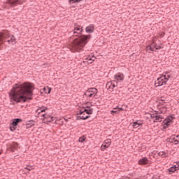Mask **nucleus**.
Wrapping results in <instances>:
<instances>
[{"mask_svg": "<svg viewBox=\"0 0 179 179\" xmlns=\"http://www.w3.org/2000/svg\"><path fill=\"white\" fill-rule=\"evenodd\" d=\"M34 91V84L31 83H17L13 86L9 96L10 100L15 103H27V101L33 100Z\"/></svg>", "mask_w": 179, "mask_h": 179, "instance_id": "f257e3e1", "label": "nucleus"}, {"mask_svg": "<svg viewBox=\"0 0 179 179\" xmlns=\"http://www.w3.org/2000/svg\"><path fill=\"white\" fill-rule=\"evenodd\" d=\"M83 27L77 25L73 29V34H80V35H75V37H78L75 38L72 43H71V52H80V51H83V48L85 45L89 43V40L92 38V35H83Z\"/></svg>", "mask_w": 179, "mask_h": 179, "instance_id": "f03ea898", "label": "nucleus"}, {"mask_svg": "<svg viewBox=\"0 0 179 179\" xmlns=\"http://www.w3.org/2000/svg\"><path fill=\"white\" fill-rule=\"evenodd\" d=\"M3 43H8V44L15 45L16 44V38L13 35L10 36L8 31L3 30L0 31V45H2Z\"/></svg>", "mask_w": 179, "mask_h": 179, "instance_id": "7ed1b4c3", "label": "nucleus"}, {"mask_svg": "<svg viewBox=\"0 0 179 179\" xmlns=\"http://www.w3.org/2000/svg\"><path fill=\"white\" fill-rule=\"evenodd\" d=\"M169 73L170 72L167 71L158 78L155 83V87L163 86V85H167V82H169V80H173V76Z\"/></svg>", "mask_w": 179, "mask_h": 179, "instance_id": "20e7f679", "label": "nucleus"}, {"mask_svg": "<svg viewBox=\"0 0 179 179\" xmlns=\"http://www.w3.org/2000/svg\"><path fill=\"white\" fill-rule=\"evenodd\" d=\"M99 93V90L96 87L89 88L84 94V96H86L87 97H94L96 94Z\"/></svg>", "mask_w": 179, "mask_h": 179, "instance_id": "39448f33", "label": "nucleus"}, {"mask_svg": "<svg viewBox=\"0 0 179 179\" xmlns=\"http://www.w3.org/2000/svg\"><path fill=\"white\" fill-rule=\"evenodd\" d=\"M173 120H176V117L173 116V115H170L164 119L162 122V125L166 128H169V127H170V122H173Z\"/></svg>", "mask_w": 179, "mask_h": 179, "instance_id": "423d86ee", "label": "nucleus"}, {"mask_svg": "<svg viewBox=\"0 0 179 179\" xmlns=\"http://www.w3.org/2000/svg\"><path fill=\"white\" fill-rule=\"evenodd\" d=\"M19 2H20L19 0H7L6 4L9 5L10 8H15V6L20 4Z\"/></svg>", "mask_w": 179, "mask_h": 179, "instance_id": "0eeeda50", "label": "nucleus"}, {"mask_svg": "<svg viewBox=\"0 0 179 179\" xmlns=\"http://www.w3.org/2000/svg\"><path fill=\"white\" fill-rule=\"evenodd\" d=\"M104 143L105 144L102 145L101 147V150H102V151H104L108 148H110V145H111V139H106L104 141Z\"/></svg>", "mask_w": 179, "mask_h": 179, "instance_id": "6e6552de", "label": "nucleus"}, {"mask_svg": "<svg viewBox=\"0 0 179 179\" xmlns=\"http://www.w3.org/2000/svg\"><path fill=\"white\" fill-rule=\"evenodd\" d=\"M138 164L140 166H146V164H149V159L146 157L140 159L138 160Z\"/></svg>", "mask_w": 179, "mask_h": 179, "instance_id": "1a4fd4ad", "label": "nucleus"}, {"mask_svg": "<svg viewBox=\"0 0 179 179\" xmlns=\"http://www.w3.org/2000/svg\"><path fill=\"white\" fill-rule=\"evenodd\" d=\"M114 79L116 80V82L124 80V74L122 73H117L114 76Z\"/></svg>", "mask_w": 179, "mask_h": 179, "instance_id": "9d476101", "label": "nucleus"}, {"mask_svg": "<svg viewBox=\"0 0 179 179\" xmlns=\"http://www.w3.org/2000/svg\"><path fill=\"white\" fill-rule=\"evenodd\" d=\"M83 108L84 109V113H86L88 115H91L93 114V108H91L89 106H83Z\"/></svg>", "mask_w": 179, "mask_h": 179, "instance_id": "9b49d317", "label": "nucleus"}, {"mask_svg": "<svg viewBox=\"0 0 179 179\" xmlns=\"http://www.w3.org/2000/svg\"><path fill=\"white\" fill-rule=\"evenodd\" d=\"M85 31L88 34H92L94 31V24H90L85 28Z\"/></svg>", "mask_w": 179, "mask_h": 179, "instance_id": "f8f14e48", "label": "nucleus"}, {"mask_svg": "<svg viewBox=\"0 0 179 179\" xmlns=\"http://www.w3.org/2000/svg\"><path fill=\"white\" fill-rule=\"evenodd\" d=\"M177 170H178V166L173 165V166L169 168L168 173L169 174H173V173H176V171H177Z\"/></svg>", "mask_w": 179, "mask_h": 179, "instance_id": "ddd939ff", "label": "nucleus"}, {"mask_svg": "<svg viewBox=\"0 0 179 179\" xmlns=\"http://www.w3.org/2000/svg\"><path fill=\"white\" fill-rule=\"evenodd\" d=\"M22 120L21 118H15L13 120V122L10 123L11 125H13V127H17L19 124V122H22Z\"/></svg>", "mask_w": 179, "mask_h": 179, "instance_id": "4468645a", "label": "nucleus"}, {"mask_svg": "<svg viewBox=\"0 0 179 179\" xmlns=\"http://www.w3.org/2000/svg\"><path fill=\"white\" fill-rule=\"evenodd\" d=\"M35 123H36V122L33 120H28L26 122L27 128H31V127H34Z\"/></svg>", "mask_w": 179, "mask_h": 179, "instance_id": "2eb2a0df", "label": "nucleus"}, {"mask_svg": "<svg viewBox=\"0 0 179 179\" xmlns=\"http://www.w3.org/2000/svg\"><path fill=\"white\" fill-rule=\"evenodd\" d=\"M17 146H19V144H17V143H16V142H13V143L10 144V150L12 152H15V149H17Z\"/></svg>", "mask_w": 179, "mask_h": 179, "instance_id": "dca6fc26", "label": "nucleus"}, {"mask_svg": "<svg viewBox=\"0 0 179 179\" xmlns=\"http://www.w3.org/2000/svg\"><path fill=\"white\" fill-rule=\"evenodd\" d=\"M167 142H169V143H175V145H178V140L176 139V137H173V138H167ZM177 142V143H176Z\"/></svg>", "mask_w": 179, "mask_h": 179, "instance_id": "f3484780", "label": "nucleus"}, {"mask_svg": "<svg viewBox=\"0 0 179 179\" xmlns=\"http://www.w3.org/2000/svg\"><path fill=\"white\" fill-rule=\"evenodd\" d=\"M55 120V117H54L53 116H50V117H49L46 120H43V122H44V124H50V122H52Z\"/></svg>", "mask_w": 179, "mask_h": 179, "instance_id": "a211bd4d", "label": "nucleus"}, {"mask_svg": "<svg viewBox=\"0 0 179 179\" xmlns=\"http://www.w3.org/2000/svg\"><path fill=\"white\" fill-rule=\"evenodd\" d=\"M138 122H139V120H137V121L133 122L132 127H133L134 128H136H136H138V127H142V125H143V123H139Z\"/></svg>", "mask_w": 179, "mask_h": 179, "instance_id": "6ab92c4d", "label": "nucleus"}, {"mask_svg": "<svg viewBox=\"0 0 179 179\" xmlns=\"http://www.w3.org/2000/svg\"><path fill=\"white\" fill-rule=\"evenodd\" d=\"M52 89L51 88V87H45L44 88H43V92H44V93H45L46 94H50V93H51V90H52Z\"/></svg>", "mask_w": 179, "mask_h": 179, "instance_id": "aec40b11", "label": "nucleus"}, {"mask_svg": "<svg viewBox=\"0 0 179 179\" xmlns=\"http://www.w3.org/2000/svg\"><path fill=\"white\" fill-rule=\"evenodd\" d=\"M48 110V108L45 107L43 109L41 108L36 110V113H38V115L41 114V113H45V110Z\"/></svg>", "mask_w": 179, "mask_h": 179, "instance_id": "412c9836", "label": "nucleus"}, {"mask_svg": "<svg viewBox=\"0 0 179 179\" xmlns=\"http://www.w3.org/2000/svg\"><path fill=\"white\" fill-rule=\"evenodd\" d=\"M161 118H162V115H156L155 118L153 120V122H162V120H160Z\"/></svg>", "mask_w": 179, "mask_h": 179, "instance_id": "4be33fe9", "label": "nucleus"}, {"mask_svg": "<svg viewBox=\"0 0 179 179\" xmlns=\"http://www.w3.org/2000/svg\"><path fill=\"white\" fill-rule=\"evenodd\" d=\"M79 2H82V0H69V5H72V3H79Z\"/></svg>", "mask_w": 179, "mask_h": 179, "instance_id": "5701e85b", "label": "nucleus"}, {"mask_svg": "<svg viewBox=\"0 0 179 179\" xmlns=\"http://www.w3.org/2000/svg\"><path fill=\"white\" fill-rule=\"evenodd\" d=\"M85 141H86V136H82L81 137L79 138L78 142H80V143H83Z\"/></svg>", "mask_w": 179, "mask_h": 179, "instance_id": "b1692460", "label": "nucleus"}, {"mask_svg": "<svg viewBox=\"0 0 179 179\" xmlns=\"http://www.w3.org/2000/svg\"><path fill=\"white\" fill-rule=\"evenodd\" d=\"M151 45L152 47H154V48H155L156 50H162V48H163L162 46L157 45V44L152 43Z\"/></svg>", "mask_w": 179, "mask_h": 179, "instance_id": "393cba45", "label": "nucleus"}, {"mask_svg": "<svg viewBox=\"0 0 179 179\" xmlns=\"http://www.w3.org/2000/svg\"><path fill=\"white\" fill-rule=\"evenodd\" d=\"M16 128H17V126H13L11 123L10 124V131L13 132L14 131H16Z\"/></svg>", "mask_w": 179, "mask_h": 179, "instance_id": "a878e982", "label": "nucleus"}, {"mask_svg": "<svg viewBox=\"0 0 179 179\" xmlns=\"http://www.w3.org/2000/svg\"><path fill=\"white\" fill-rule=\"evenodd\" d=\"M113 83L109 82L106 84V87H108V90H110V89H111V90H113Z\"/></svg>", "mask_w": 179, "mask_h": 179, "instance_id": "bb28decb", "label": "nucleus"}, {"mask_svg": "<svg viewBox=\"0 0 179 179\" xmlns=\"http://www.w3.org/2000/svg\"><path fill=\"white\" fill-rule=\"evenodd\" d=\"M146 50L147 51H155V48H152V45H148L146 47Z\"/></svg>", "mask_w": 179, "mask_h": 179, "instance_id": "cd10ccee", "label": "nucleus"}, {"mask_svg": "<svg viewBox=\"0 0 179 179\" xmlns=\"http://www.w3.org/2000/svg\"><path fill=\"white\" fill-rule=\"evenodd\" d=\"M42 117H43V120H45V121H47V120H48L51 116L45 113V114L42 115Z\"/></svg>", "mask_w": 179, "mask_h": 179, "instance_id": "c85d7f7f", "label": "nucleus"}, {"mask_svg": "<svg viewBox=\"0 0 179 179\" xmlns=\"http://www.w3.org/2000/svg\"><path fill=\"white\" fill-rule=\"evenodd\" d=\"M115 110H111L110 111V114H112V115H115V114H118V110L117 109H115Z\"/></svg>", "mask_w": 179, "mask_h": 179, "instance_id": "c756f323", "label": "nucleus"}, {"mask_svg": "<svg viewBox=\"0 0 179 179\" xmlns=\"http://www.w3.org/2000/svg\"><path fill=\"white\" fill-rule=\"evenodd\" d=\"M158 156H161V157H166V152H158Z\"/></svg>", "mask_w": 179, "mask_h": 179, "instance_id": "7c9ffc66", "label": "nucleus"}, {"mask_svg": "<svg viewBox=\"0 0 179 179\" xmlns=\"http://www.w3.org/2000/svg\"><path fill=\"white\" fill-rule=\"evenodd\" d=\"M159 113L158 112H156L155 113L151 114L150 117L152 118V120H154L155 118H156V115H157Z\"/></svg>", "mask_w": 179, "mask_h": 179, "instance_id": "2f4dec72", "label": "nucleus"}, {"mask_svg": "<svg viewBox=\"0 0 179 179\" xmlns=\"http://www.w3.org/2000/svg\"><path fill=\"white\" fill-rule=\"evenodd\" d=\"M114 110H117L118 113H120V112H121V111H124V108H120V107H118V106H117L116 108H115Z\"/></svg>", "mask_w": 179, "mask_h": 179, "instance_id": "473e14b6", "label": "nucleus"}, {"mask_svg": "<svg viewBox=\"0 0 179 179\" xmlns=\"http://www.w3.org/2000/svg\"><path fill=\"white\" fill-rule=\"evenodd\" d=\"M88 118H90V115H87L86 117L83 116V120H88Z\"/></svg>", "mask_w": 179, "mask_h": 179, "instance_id": "72a5a7b5", "label": "nucleus"}, {"mask_svg": "<svg viewBox=\"0 0 179 179\" xmlns=\"http://www.w3.org/2000/svg\"><path fill=\"white\" fill-rule=\"evenodd\" d=\"M28 171H31V170H33V169H32V166H30V165H28Z\"/></svg>", "mask_w": 179, "mask_h": 179, "instance_id": "f704fd0d", "label": "nucleus"}, {"mask_svg": "<svg viewBox=\"0 0 179 179\" xmlns=\"http://www.w3.org/2000/svg\"><path fill=\"white\" fill-rule=\"evenodd\" d=\"M87 62L88 64H93V60L92 59H88Z\"/></svg>", "mask_w": 179, "mask_h": 179, "instance_id": "c9c22d12", "label": "nucleus"}, {"mask_svg": "<svg viewBox=\"0 0 179 179\" xmlns=\"http://www.w3.org/2000/svg\"><path fill=\"white\" fill-rule=\"evenodd\" d=\"M83 113H85V110H80L78 115H82V114H83Z\"/></svg>", "mask_w": 179, "mask_h": 179, "instance_id": "e433bc0d", "label": "nucleus"}, {"mask_svg": "<svg viewBox=\"0 0 179 179\" xmlns=\"http://www.w3.org/2000/svg\"><path fill=\"white\" fill-rule=\"evenodd\" d=\"M76 119L77 120H83V116H77Z\"/></svg>", "mask_w": 179, "mask_h": 179, "instance_id": "4c0bfd02", "label": "nucleus"}, {"mask_svg": "<svg viewBox=\"0 0 179 179\" xmlns=\"http://www.w3.org/2000/svg\"><path fill=\"white\" fill-rule=\"evenodd\" d=\"M162 131H164L165 129H167V127L164 125H162V128L161 129Z\"/></svg>", "mask_w": 179, "mask_h": 179, "instance_id": "58836bf2", "label": "nucleus"}, {"mask_svg": "<svg viewBox=\"0 0 179 179\" xmlns=\"http://www.w3.org/2000/svg\"><path fill=\"white\" fill-rule=\"evenodd\" d=\"M91 59L92 60V62H94L96 60V57L94 56L91 57Z\"/></svg>", "mask_w": 179, "mask_h": 179, "instance_id": "ea45409f", "label": "nucleus"}, {"mask_svg": "<svg viewBox=\"0 0 179 179\" xmlns=\"http://www.w3.org/2000/svg\"><path fill=\"white\" fill-rule=\"evenodd\" d=\"M114 87H115V84L112 83V90H114Z\"/></svg>", "mask_w": 179, "mask_h": 179, "instance_id": "a19ab883", "label": "nucleus"}, {"mask_svg": "<svg viewBox=\"0 0 179 179\" xmlns=\"http://www.w3.org/2000/svg\"><path fill=\"white\" fill-rule=\"evenodd\" d=\"M24 170H28V165L24 168Z\"/></svg>", "mask_w": 179, "mask_h": 179, "instance_id": "79ce46f5", "label": "nucleus"}, {"mask_svg": "<svg viewBox=\"0 0 179 179\" xmlns=\"http://www.w3.org/2000/svg\"><path fill=\"white\" fill-rule=\"evenodd\" d=\"M176 164H177L178 169V167H179V162H176Z\"/></svg>", "mask_w": 179, "mask_h": 179, "instance_id": "37998d69", "label": "nucleus"}, {"mask_svg": "<svg viewBox=\"0 0 179 179\" xmlns=\"http://www.w3.org/2000/svg\"><path fill=\"white\" fill-rule=\"evenodd\" d=\"M164 117H163V116L161 115V118L160 120H163Z\"/></svg>", "mask_w": 179, "mask_h": 179, "instance_id": "c03bdc74", "label": "nucleus"}, {"mask_svg": "<svg viewBox=\"0 0 179 179\" xmlns=\"http://www.w3.org/2000/svg\"><path fill=\"white\" fill-rule=\"evenodd\" d=\"M161 101H162L163 103H166V102H164V99H162Z\"/></svg>", "mask_w": 179, "mask_h": 179, "instance_id": "a18cd8bd", "label": "nucleus"}, {"mask_svg": "<svg viewBox=\"0 0 179 179\" xmlns=\"http://www.w3.org/2000/svg\"><path fill=\"white\" fill-rule=\"evenodd\" d=\"M71 8H76V6H72Z\"/></svg>", "mask_w": 179, "mask_h": 179, "instance_id": "49530a36", "label": "nucleus"}, {"mask_svg": "<svg viewBox=\"0 0 179 179\" xmlns=\"http://www.w3.org/2000/svg\"><path fill=\"white\" fill-rule=\"evenodd\" d=\"M88 59H92V57H89Z\"/></svg>", "mask_w": 179, "mask_h": 179, "instance_id": "de8ad7c7", "label": "nucleus"}, {"mask_svg": "<svg viewBox=\"0 0 179 179\" xmlns=\"http://www.w3.org/2000/svg\"><path fill=\"white\" fill-rule=\"evenodd\" d=\"M176 138H179V135L176 136Z\"/></svg>", "mask_w": 179, "mask_h": 179, "instance_id": "09e8293b", "label": "nucleus"}, {"mask_svg": "<svg viewBox=\"0 0 179 179\" xmlns=\"http://www.w3.org/2000/svg\"><path fill=\"white\" fill-rule=\"evenodd\" d=\"M85 104H89V102H86V103Z\"/></svg>", "mask_w": 179, "mask_h": 179, "instance_id": "8fccbe9b", "label": "nucleus"}, {"mask_svg": "<svg viewBox=\"0 0 179 179\" xmlns=\"http://www.w3.org/2000/svg\"><path fill=\"white\" fill-rule=\"evenodd\" d=\"M162 113H163V112L161 111V112L159 113V114H161Z\"/></svg>", "mask_w": 179, "mask_h": 179, "instance_id": "3c124183", "label": "nucleus"}, {"mask_svg": "<svg viewBox=\"0 0 179 179\" xmlns=\"http://www.w3.org/2000/svg\"><path fill=\"white\" fill-rule=\"evenodd\" d=\"M175 143H177V141H176V142L174 143V144H175Z\"/></svg>", "mask_w": 179, "mask_h": 179, "instance_id": "603ef678", "label": "nucleus"}, {"mask_svg": "<svg viewBox=\"0 0 179 179\" xmlns=\"http://www.w3.org/2000/svg\"><path fill=\"white\" fill-rule=\"evenodd\" d=\"M178 143H179V141H178Z\"/></svg>", "mask_w": 179, "mask_h": 179, "instance_id": "864d4df0", "label": "nucleus"}, {"mask_svg": "<svg viewBox=\"0 0 179 179\" xmlns=\"http://www.w3.org/2000/svg\"><path fill=\"white\" fill-rule=\"evenodd\" d=\"M0 155H1V152H0Z\"/></svg>", "mask_w": 179, "mask_h": 179, "instance_id": "5fc2aeb1", "label": "nucleus"}]
</instances>
